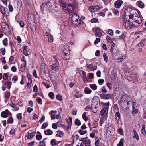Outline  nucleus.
Masks as SVG:
<instances>
[{
    "label": "nucleus",
    "instance_id": "09e8293b",
    "mask_svg": "<svg viewBox=\"0 0 146 146\" xmlns=\"http://www.w3.org/2000/svg\"><path fill=\"white\" fill-rule=\"evenodd\" d=\"M91 127L93 128H95L98 127V124L96 123H94L92 125L91 124Z\"/></svg>",
    "mask_w": 146,
    "mask_h": 146
},
{
    "label": "nucleus",
    "instance_id": "774afa93",
    "mask_svg": "<svg viewBox=\"0 0 146 146\" xmlns=\"http://www.w3.org/2000/svg\"><path fill=\"white\" fill-rule=\"evenodd\" d=\"M100 39L99 38H97L94 42V44L95 45L97 44L98 43H99L100 41Z\"/></svg>",
    "mask_w": 146,
    "mask_h": 146
},
{
    "label": "nucleus",
    "instance_id": "2eb2a0df",
    "mask_svg": "<svg viewBox=\"0 0 146 146\" xmlns=\"http://www.w3.org/2000/svg\"><path fill=\"white\" fill-rule=\"evenodd\" d=\"M30 28L33 31V34L36 35V24L35 23L31 24L30 26Z\"/></svg>",
    "mask_w": 146,
    "mask_h": 146
},
{
    "label": "nucleus",
    "instance_id": "f257e3e1",
    "mask_svg": "<svg viewBox=\"0 0 146 146\" xmlns=\"http://www.w3.org/2000/svg\"><path fill=\"white\" fill-rule=\"evenodd\" d=\"M122 19L123 23L125 28L130 29L135 27L136 26L135 24L133 23V22H131V21L129 20V19L131 18L129 17L128 15L125 14L123 15Z\"/></svg>",
    "mask_w": 146,
    "mask_h": 146
},
{
    "label": "nucleus",
    "instance_id": "6e6d98bb",
    "mask_svg": "<svg viewBox=\"0 0 146 146\" xmlns=\"http://www.w3.org/2000/svg\"><path fill=\"white\" fill-rule=\"evenodd\" d=\"M9 133L12 136H14L15 134V130L13 129H11Z\"/></svg>",
    "mask_w": 146,
    "mask_h": 146
},
{
    "label": "nucleus",
    "instance_id": "473e14b6",
    "mask_svg": "<svg viewBox=\"0 0 146 146\" xmlns=\"http://www.w3.org/2000/svg\"><path fill=\"white\" fill-rule=\"evenodd\" d=\"M87 113L86 112H84L83 114L82 115V117L83 119L86 121L88 120V118L86 116V114Z\"/></svg>",
    "mask_w": 146,
    "mask_h": 146
},
{
    "label": "nucleus",
    "instance_id": "c03bdc74",
    "mask_svg": "<svg viewBox=\"0 0 146 146\" xmlns=\"http://www.w3.org/2000/svg\"><path fill=\"white\" fill-rule=\"evenodd\" d=\"M56 98L59 100V101H61L62 100V96L60 94H58L56 96Z\"/></svg>",
    "mask_w": 146,
    "mask_h": 146
},
{
    "label": "nucleus",
    "instance_id": "39448f33",
    "mask_svg": "<svg viewBox=\"0 0 146 146\" xmlns=\"http://www.w3.org/2000/svg\"><path fill=\"white\" fill-rule=\"evenodd\" d=\"M0 11L3 14L4 16L7 17L9 15L8 9L2 5L0 6Z\"/></svg>",
    "mask_w": 146,
    "mask_h": 146
},
{
    "label": "nucleus",
    "instance_id": "338daca9",
    "mask_svg": "<svg viewBox=\"0 0 146 146\" xmlns=\"http://www.w3.org/2000/svg\"><path fill=\"white\" fill-rule=\"evenodd\" d=\"M42 84L46 86L47 88H48L50 87V85L48 84H47L45 82H43Z\"/></svg>",
    "mask_w": 146,
    "mask_h": 146
},
{
    "label": "nucleus",
    "instance_id": "4468645a",
    "mask_svg": "<svg viewBox=\"0 0 146 146\" xmlns=\"http://www.w3.org/2000/svg\"><path fill=\"white\" fill-rule=\"evenodd\" d=\"M83 22V21L81 20L80 19H79V20H78L75 21H73L72 22V23L75 26H76L78 27L80 26V25L82 22Z\"/></svg>",
    "mask_w": 146,
    "mask_h": 146
},
{
    "label": "nucleus",
    "instance_id": "37998d69",
    "mask_svg": "<svg viewBox=\"0 0 146 146\" xmlns=\"http://www.w3.org/2000/svg\"><path fill=\"white\" fill-rule=\"evenodd\" d=\"M103 56L104 60L106 61V62L107 63L108 62V58L106 54V53H104L103 54Z\"/></svg>",
    "mask_w": 146,
    "mask_h": 146
},
{
    "label": "nucleus",
    "instance_id": "b1692460",
    "mask_svg": "<svg viewBox=\"0 0 146 146\" xmlns=\"http://www.w3.org/2000/svg\"><path fill=\"white\" fill-rule=\"evenodd\" d=\"M44 134L46 135H52L53 133V132L52 131L48 129L46 131H44Z\"/></svg>",
    "mask_w": 146,
    "mask_h": 146
},
{
    "label": "nucleus",
    "instance_id": "0eeeda50",
    "mask_svg": "<svg viewBox=\"0 0 146 146\" xmlns=\"http://www.w3.org/2000/svg\"><path fill=\"white\" fill-rule=\"evenodd\" d=\"M131 19H132V20L133 21V23L135 24V23H136L138 24H140L141 23L142 20L141 17H140L139 15H137L135 16H134L133 17H132Z\"/></svg>",
    "mask_w": 146,
    "mask_h": 146
},
{
    "label": "nucleus",
    "instance_id": "79ce46f5",
    "mask_svg": "<svg viewBox=\"0 0 146 146\" xmlns=\"http://www.w3.org/2000/svg\"><path fill=\"white\" fill-rule=\"evenodd\" d=\"M56 140L55 139H52L50 142L51 145L52 146H54L56 145Z\"/></svg>",
    "mask_w": 146,
    "mask_h": 146
},
{
    "label": "nucleus",
    "instance_id": "6e6552de",
    "mask_svg": "<svg viewBox=\"0 0 146 146\" xmlns=\"http://www.w3.org/2000/svg\"><path fill=\"white\" fill-rule=\"evenodd\" d=\"M80 141H82L83 143V144L85 146H91V141L87 137L82 138L81 139H79Z\"/></svg>",
    "mask_w": 146,
    "mask_h": 146
},
{
    "label": "nucleus",
    "instance_id": "72a5a7b5",
    "mask_svg": "<svg viewBox=\"0 0 146 146\" xmlns=\"http://www.w3.org/2000/svg\"><path fill=\"white\" fill-rule=\"evenodd\" d=\"M91 88L93 90L97 89V86L95 84H92L90 85Z\"/></svg>",
    "mask_w": 146,
    "mask_h": 146
},
{
    "label": "nucleus",
    "instance_id": "423d86ee",
    "mask_svg": "<svg viewBox=\"0 0 146 146\" xmlns=\"http://www.w3.org/2000/svg\"><path fill=\"white\" fill-rule=\"evenodd\" d=\"M75 9V6L73 4H68L66 9H64V11L67 13H72V11H74Z\"/></svg>",
    "mask_w": 146,
    "mask_h": 146
},
{
    "label": "nucleus",
    "instance_id": "c9c22d12",
    "mask_svg": "<svg viewBox=\"0 0 146 146\" xmlns=\"http://www.w3.org/2000/svg\"><path fill=\"white\" fill-rule=\"evenodd\" d=\"M75 124L77 126H80L81 124V122L78 119H76L75 120Z\"/></svg>",
    "mask_w": 146,
    "mask_h": 146
},
{
    "label": "nucleus",
    "instance_id": "bb28decb",
    "mask_svg": "<svg viewBox=\"0 0 146 146\" xmlns=\"http://www.w3.org/2000/svg\"><path fill=\"white\" fill-rule=\"evenodd\" d=\"M133 132L134 133L133 138H135L137 140L139 139V135L136 132V130L135 129L133 130Z\"/></svg>",
    "mask_w": 146,
    "mask_h": 146
},
{
    "label": "nucleus",
    "instance_id": "680f3d73",
    "mask_svg": "<svg viewBox=\"0 0 146 146\" xmlns=\"http://www.w3.org/2000/svg\"><path fill=\"white\" fill-rule=\"evenodd\" d=\"M145 45L144 42L143 41H141L140 43L137 44V45L138 46H143Z\"/></svg>",
    "mask_w": 146,
    "mask_h": 146
},
{
    "label": "nucleus",
    "instance_id": "c85d7f7f",
    "mask_svg": "<svg viewBox=\"0 0 146 146\" xmlns=\"http://www.w3.org/2000/svg\"><path fill=\"white\" fill-rule=\"evenodd\" d=\"M84 92L86 94H90L91 93L92 90L89 88L86 87L85 88Z\"/></svg>",
    "mask_w": 146,
    "mask_h": 146
},
{
    "label": "nucleus",
    "instance_id": "4be33fe9",
    "mask_svg": "<svg viewBox=\"0 0 146 146\" xmlns=\"http://www.w3.org/2000/svg\"><path fill=\"white\" fill-rule=\"evenodd\" d=\"M87 68L91 71H94L97 68L96 66H94L93 64H90L87 66Z\"/></svg>",
    "mask_w": 146,
    "mask_h": 146
},
{
    "label": "nucleus",
    "instance_id": "aec40b11",
    "mask_svg": "<svg viewBox=\"0 0 146 146\" xmlns=\"http://www.w3.org/2000/svg\"><path fill=\"white\" fill-rule=\"evenodd\" d=\"M67 51L65 50L64 51V55H63V58H64L66 60H69L70 59V54L68 53H67L66 52H65Z\"/></svg>",
    "mask_w": 146,
    "mask_h": 146
},
{
    "label": "nucleus",
    "instance_id": "de8ad7c7",
    "mask_svg": "<svg viewBox=\"0 0 146 146\" xmlns=\"http://www.w3.org/2000/svg\"><path fill=\"white\" fill-rule=\"evenodd\" d=\"M7 39L6 38H5L2 41L3 44L5 46H6L7 45Z\"/></svg>",
    "mask_w": 146,
    "mask_h": 146
},
{
    "label": "nucleus",
    "instance_id": "0e129e2a",
    "mask_svg": "<svg viewBox=\"0 0 146 146\" xmlns=\"http://www.w3.org/2000/svg\"><path fill=\"white\" fill-rule=\"evenodd\" d=\"M91 107H90V105L87 106L85 108V110L87 111H89L91 109Z\"/></svg>",
    "mask_w": 146,
    "mask_h": 146
},
{
    "label": "nucleus",
    "instance_id": "7c9ffc66",
    "mask_svg": "<svg viewBox=\"0 0 146 146\" xmlns=\"http://www.w3.org/2000/svg\"><path fill=\"white\" fill-rule=\"evenodd\" d=\"M13 122V119L12 117H9L7 120V124H12Z\"/></svg>",
    "mask_w": 146,
    "mask_h": 146
},
{
    "label": "nucleus",
    "instance_id": "bf43d9fd",
    "mask_svg": "<svg viewBox=\"0 0 146 146\" xmlns=\"http://www.w3.org/2000/svg\"><path fill=\"white\" fill-rule=\"evenodd\" d=\"M10 93L9 91L5 94V97L7 99L9 98L10 96Z\"/></svg>",
    "mask_w": 146,
    "mask_h": 146
},
{
    "label": "nucleus",
    "instance_id": "c756f323",
    "mask_svg": "<svg viewBox=\"0 0 146 146\" xmlns=\"http://www.w3.org/2000/svg\"><path fill=\"white\" fill-rule=\"evenodd\" d=\"M133 110L132 111V113L133 115H135L136 113H137L138 112V110L137 109H135V106H132Z\"/></svg>",
    "mask_w": 146,
    "mask_h": 146
},
{
    "label": "nucleus",
    "instance_id": "20e7f679",
    "mask_svg": "<svg viewBox=\"0 0 146 146\" xmlns=\"http://www.w3.org/2000/svg\"><path fill=\"white\" fill-rule=\"evenodd\" d=\"M125 76L128 80L133 81V83H135L138 81V78L136 74H125Z\"/></svg>",
    "mask_w": 146,
    "mask_h": 146
},
{
    "label": "nucleus",
    "instance_id": "1a4fd4ad",
    "mask_svg": "<svg viewBox=\"0 0 146 146\" xmlns=\"http://www.w3.org/2000/svg\"><path fill=\"white\" fill-rule=\"evenodd\" d=\"M41 73H49V71L48 68V66L44 63L41 65Z\"/></svg>",
    "mask_w": 146,
    "mask_h": 146
},
{
    "label": "nucleus",
    "instance_id": "a878e982",
    "mask_svg": "<svg viewBox=\"0 0 146 146\" xmlns=\"http://www.w3.org/2000/svg\"><path fill=\"white\" fill-rule=\"evenodd\" d=\"M145 125H143L142 126V130H141V133L144 136L146 134V130L145 129Z\"/></svg>",
    "mask_w": 146,
    "mask_h": 146
},
{
    "label": "nucleus",
    "instance_id": "e433bc0d",
    "mask_svg": "<svg viewBox=\"0 0 146 146\" xmlns=\"http://www.w3.org/2000/svg\"><path fill=\"white\" fill-rule=\"evenodd\" d=\"M42 136L41 133L38 131H37V140H40L42 139Z\"/></svg>",
    "mask_w": 146,
    "mask_h": 146
},
{
    "label": "nucleus",
    "instance_id": "5701e85b",
    "mask_svg": "<svg viewBox=\"0 0 146 146\" xmlns=\"http://www.w3.org/2000/svg\"><path fill=\"white\" fill-rule=\"evenodd\" d=\"M80 76L83 79L84 82L86 83L87 82L86 74H80Z\"/></svg>",
    "mask_w": 146,
    "mask_h": 146
},
{
    "label": "nucleus",
    "instance_id": "13d9d810",
    "mask_svg": "<svg viewBox=\"0 0 146 146\" xmlns=\"http://www.w3.org/2000/svg\"><path fill=\"white\" fill-rule=\"evenodd\" d=\"M113 13L116 15L118 16L119 15V13L118 11L115 9H113Z\"/></svg>",
    "mask_w": 146,
    "mask_h": 146
},
{
    "label": "nucleus",
    "instance_id": "e2e57ef3",
    "mask_svg": "<svg viewBox=\"0 0 146 146\" xmlns=\"http://www.w3.org/2000/svg\"><path fill=\"white\" fill-rule=\"evenodd\" d=\"M64 128L65 129L66 131H68L70 128L71 129V125H70L69 124H68L67 126H65V127H64Z\"/></svg>",
    "mask_w": 146,
    "mask_h": 146
},
{
    "label": "nucleus",
    "instance_id": "f8f14e48",
    "mask_svg": "<svg viewBox=\"0 0 146 146\" xmlns=\"http://www.w3.org/2000/svg\"><path fill=\"white\" fill-rule=\"evenodd\" d=\"M108 108H104L101 111V115L102 116H106L108 113Z\"/></svg>",
    "mask_w": 146,
    "mask_h": 146
},
{
    "label": "nucleus",
    "instance_id": "6ab92c4d",
    "mask_svg": "<svg viewBox=\"0 0 146 146\" xmlns=\"http://www.w3.org/2000/svg\"><path fill=\"white\" fill-rule=\"evenodd\" d=\"M36 133V131H33L31 133H29L28 132V134L27 135V138L28 139H31L35 135Z\"/></svg>",
    "mask_w": 146,
    "mask_h": 146
},
{
    "label": "nucleus",
    "instance_id": "603ef678",
    "mask_svg": "<svg viewBox=\"0 0 146 146\" xmlns=\"http://www.w3.org/2000/svg\"><path fill=\"white\" fill-rule=\"evenodd\" d=\"M17 22L19 23L20 26L21 27H24L25 25V24L24 22L23 21L20 20L19 21H18Z\"/></svg>",
    "mask_w": 146,
    "mask_h": 146
},
{
    "label": "nucleus",
    "instance_id": "f704fd0d",
    "mask_svg": "<svg viewBox=\"0 0 146 146\" xmlns=\"http://www.w3.org/2000/svg\"><path fill=\"white\" fill-rule=\"evenodd\" d=\"M138 5L139 7L142 8L144 7V3L141 1H139L138 2Z\"/></svg>",
    "mask_w": 146,
    "mask_h": 146
},
{
    "label": "nucleus",
    "instance_id": "393cba45",
    "mask_svg": "<svg viewBox=\"0 0 146 146\" xmlns=\"http://www.w3.org/2000/svg\"><path fill=\"white\" fill-rule=\"evenodd\" d=\"M116 119L118 122L119 121V120L121 117L120 114L119 112H116L115 114Z\"/></svg>",
    "mask_w": 146,
    "mask_h": 146
},
{
    "label": "nucleus",
    "instance_id": "7ed1b4c3",
    "mask_svg": "<svg viewBox=\"0 0 146 146\" xmlns=\"http://www.w3.org/2000/svg\"><path fill=\"white\" fill-rule=\"evenodd\" d=\"M137 13L138 11L136 10L131 8L128 7L125 9L123 15H128L129 18H131L133 17L134 16L137 15Z\"/></svg>",
    "mask_w": 146,
    "mask_h": 146
},
{
    "label": "nucleus",
    "instance_id": "052dcab7",
    "mask_svg": "<svg viewBox=\"0 0 146 146\" xmlns=\"http://www.w3.org/2000/svg\"><path fill=\"white\" fill-rule=\"evenodd\" d=\"M107 86L110 89H111L112 88V84L110 82H108L107 83Z\"/></svg>",
    "mask_w": 146,
    "mask_h": 146
},
{
    "label": "nucleus",
    "instance_id": "dca6fc26",
    "mask_svg": "<svg viewBox=\"0 0 146 146\" xmlns=\"http://www.w3.org/2000/svg\"><path fill=\"white\" fill-rule=\"evenodd\" d=\"M79 16L76 13H74L72 14V21H75L78 20L79 19Z\"/></svg>",
    "mask_w": 146,
    "mask_h": 146
},
{
    "label": "nucleus",
    "instance_id": "4c0bfd02",
    "mask_svg": "<svg viewBox=\"0 0 146 146\" xmlns=\"http://www.w3.org/2000/svg\"><path fill=\"white\" fill-rule=\"evenodd\" d=\"M124 141L123 138H121L119 141V143L118 144L117 146H123V142Z\"/></svg>",
    "mask_w": 146,
    "mask_h": 146
},
{
    "label": "nucleus",
    "instance_id": "2f4dec72",
    "mask_svg": "<svg viewBox=\"0 0 146 146\" xmlns=\"http://www.w3.org/2000/svg\"><path fill=\"white\" fill-rule=\"evenodd\" d=\"M11 82L10 81H7L5 83V85L7 87V88L9 89L11 86Z\"/></svg>",
    "mask_w": 146,
    "mask_h": 146
},
{
    "label": "nucleus",
    "instance_id": "412c9836",
    "mask_svg": "<svg viewBox=\"0 0 146 146\" xmlns=\"http://www.w3.org/2000/svg\"><path fill=\"white\" fill-rule=\"evenodd\" d=\"M95 32V35L96 36L99 37H100L101 36L102 33L98 28H97L96 29Z\"/></svg>",
    "mask_w": 146,
    "mask_h": 146
},
{
    "label": "nucleus",
    "instance_id": "3c124183",
    "mask_svg": "<svg viewBox=\"0 0 146 146\" xmlns=\"http://www.w3.org/2000/svg\"><path fill=\"white\" fill-rule=\"evenodd\" d=\"M107 33L111 36H113V31L111 29H109Z\"/></svg>",
    "mask_w": 146,
    "mask_h": 146
},
{
    "label": "nucleus",
    "instance_id": "9b49d317",
    "mask_svg": "<svg viewBox=\"0 0 146 146\" xmlns=\"http://www.w3.org/2000/svg\"><path fill=\"white\" fill-rule=\"evenodd\" d=\"M59 62L58 60H56L55 63L53 64L51 67V68L55 71L58 70Z\"/></svg>",
    "mask_w": 146,
    "mask_h": 146
},
{
    "label": "nucleus",
    "instance_id": "5fc2aeb1",
    "mask_svg": "<svg viewBox=\"0 0 146 146\" xmlns=\"http://www.w3.org/2000/svg\"><path fill=\"white\" fill-rule=\"evenodd\" d=\"M48 41L50 42H52L53 41V37L52 35H50L49 37Z\"/></svg>",
    "mask_w": 146,
    "mask_h": 146
},
{
    "label": "nucleus",
    "instance_id": "58836bf2",
    "mask_svg": "<svg viewBox=\"0 0 146 146\" xmlns=\"http://www.w3.org/2000/svg\"><path fill=\"white\" fill-rule=\"evenodd\" d=\"M36 84H35L33 87V91L36 92L33 95V97L35 98L36 97Z\"/></svg>",
    "mask_w": 146,
    "mask_h": 146
},
{
    "label": "nucleus",
    "instance_id": "f03ea898",
    "mask_svg": "<svg viewBox=\"0 0 146 146\" xmlns=\"http://www.w3.org/2000/svg\"><path fill=\"white\" fill-rule=\"evenodd\" d=\"M130 102V98L127 94H125L121 97L119 102V105L122 108L125 107L127 104H129Z\"/></svg>",
    "mask_w": 146,
    "mask_h": 146
},
{
    "label": "nucleus",
    "instance_id": "8fccbe9b",
    "mask_svg": "<svg viewBox=\"0 0 146 146\" xmlns=\"http://www.w3.org/2000/svg\"><path fill=\"white\" fill-rule=\"evenodd\" d=\"M98 100V96H95L93 98L92 100V102H97Z\"/></svg>",
    "mask_w": 146,
    "mask_h": 146
},
{
    "label": "nucleus",
    "instance_id": "864d4df0",
    "mask_svg": "<svg viewBox=\"0 0 146 146\" xmlns=\"http://www.w3.org/2000/svg\"><path fill=\"white\" fill-rule=\"evenodd\" d=\"M48 123L47 122L44 123L42 125V129L46 128L48 126Z\"/></svg>",
    "mask_w": 146,
    "mask_h": 146
},
{
    "label": "nucleus",
    "instance_id": "a18cd8bd",
    "mask_svg": "<svg viewBox=\"0 0 146 146\" xmlns=\"http://www.w3.org/2000/svg\"><path fill=\"white\" fill-rule=\"evenodd\" d=\"M16 117L19 120L21 119L22 118V113H18L16 115Z\"/></svg>",
    "mask_w": 146,
    "mask_h": 146
},
{
    "label": "nucleus",
    "instance_id": "49530a36",
    "mask_svg": "<svg viewBox=\"0 0 146 146\" xmlns=\"http://www.w3.org/2000/svg\"><path fill=\"white\" fill-rule=\"evenodd\" d=\"M78 132L81 135H83L87 133V131L86 130L83 131L80 129L79 130Z\"/></svg>",
    "mask_w": 146,
    "mask_h": 146
},
{
    "label": "nucleus",
    "instance_id": "cd10ccee",
    "mask_svg": "<svg viewBox=\"0 0 146 146\" xmlns=\"http://www.w3.org/2000/svg\"><path fill=\"white\" fill-rule=\"evenodd\" d=\"M27 46H25L24 47L23 53L25 56H28L29 55V54L27 50Z\"/></svg>",
    "mask_w": 146,
    "mask_h": 146
},
{
    "label": "nucleus",
    "instance_id": "a19ab883",
    "mask_svg": "<svg viewBox=\"0 0 146 146\" xmlns=\"http://www.w3.org/2000/svg\"><path fill=\"white\" fill-rule=\"evenodd\" d=\"M49 96L52 99H54V95L53 92H50L48 94Z\"/></svg>",
    "mask_w": 146,
    "mask_h": 146
},
{
    "label": "nucleus",
    "instance_id": "f3484780",
    "mask_svg": "<svg viewBox=\"0 0 146 146\" xmlns=\"http://www.w3.org/2000/svg\"><path fill=\"white\" fill-rule=\"evenodd\" d=\"M123 3V1L122 0H117L115 3V7L117 8H119Z\"/></svg>",
    "mask_w": 146,
    "mask_h": 146
},
{
    "label": "nucleus",
    "instance_id": "4d7b16f0",
    "mask_svg": "<svg viewBox=\"0 0 146 146\" xmlns=\"http://www.w3.org/2000/svg\"><path fill=\"white\" fill-rule=\"evenodd\" d=\"M98 20L96 18H93L91 20V22L92 23H97L98 22Z\"/></svg>",
    "mask_w": 146,
    "mask_h": 146
},
{
    "label": "nucleus",
    "instance_id": "ddd939ff",
    "mask_svg": "<svg viewBox=\"0 0 146 146\" xmlns=\"http://www.w3.org/2000/svg\"><path fill=\"white\" fill-rule=\"evenodd\" d=\"M99 7L97 6H92L89 7V10L91 12H94L99 10Z\"/></svg>",
    "mask_w": 146,
    "mask_h": 146
},
{
    "label": "nucleus",
    "instance_id": "69168bd1",
    "mask_svg": "<svg viewBox=\"0 0 146 146\" xmlns=\"http://www.w3.org/2000/svg\"><path fill=\"white\" fill-rule=\"evenodd\" d=\"M8 8L9 9V11L11 12L13 11V8L12 6V5L11 4H9L8 5Z\"/></svg>",
    "mask_w": 146,
    "mask_h": 146
},
{
    "label": "nucleus",
    "instance_id": "a211bd4d",
    "mask_svg": "<svg viewBox=\"0 0 146 146\" xmlns=\"http://www.w3.org/2000/svg\"><path fill=\"white\" fill-rule=\"evenodd\" d=\"M102 98L105 99H109L111 98V95L109 94H101Z\"/></svg>",
    "mask_w": 146,
    "mask_h": 146
},
{
    "label": "nucleus",
    "instance_id": "ea45409f",
    "mask_svg": "<svg viewBox=\"0 0 146 146\" xmlns=\"http://www.w3.org/2000/svg\"><path fill=\"white\" fill-rule=\"evenodd\" d=\"M49 3V2L47 1L46 2L44 3H42V5L41 6V9L42 10V12H43V11L44 10V6L46 5H48Z\"/></svg>",
    "mask_w": 146,
    "mask_h": 146
},
{
    "label": "nucleus",
    "instance_id": "9d476101",
    "mask_svg": "<svg viewBox=\"0 0 146 146\" xmlns=\"http://www.w3.org/2000/svg\"><path fill=\"white\" fill-rule=\"evenodd\" d=\"M8 115L11 116L12 114L7 109H6L5 111L2 112L1 114V117H2L4 118L7 117Z\"/></svg>",
    "mask_w": 146,
    "mask_h": 146
}]
</instances>
